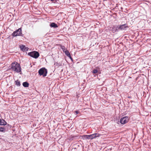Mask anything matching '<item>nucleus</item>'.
I'll return each instance as SVG.
<instances>
[{
    "label": "nucleus",
    "mask_w": 151,
    "mask_h": 151,
    "mask_svg": "<svg viewBox=\"0 0 151 151\" xmlns=\"http://www.w3.org/2000/svg\"><path fill=\"white\" fill-rule=\"evenodd\" d=\"M98 71L97 70L94 69L92 72L93 74H96L98 73Z\"/></svg>",
    "instance_id": "obj_15"
},
{
    "label": "nucleus",
    "mask_w": 151,
    "mask_h": 151,
    "mask_svg": "<svg viewBox=\"0 0 151 151\" xmlns=\"http://www.w3.org/2000/svg\"><path fill=\"white\" fill-rule=\"evenodd\" d=\"M22 29L20 28L17 30L16 31L12 33V35L13 36H20L22 34Z\"/></svg>",
    "instance_id": "obj_6"
},
{
    "label": "nucleus",
    "mask_w": 151,
    "mask_h": 151,
    "mask_svg": "<svg viewBox=\"0 0 151 151\" xmlns=\"http://www.w3.org/2000/svg\"><path fill=\"white\" fill-rule=\"evenodd\" d=\"M65 53V54L68 57H69L70 59H72V57H71L69 51L67 50L65 52H64Z\"/></svg>",
    "instance_id": "obj_11"
},
{
    "label": "nucleus",
    "mask_w": 151,
    "mask_h": 151,
    "mask_svg": "<svg viewBox=\"0 0 151 151\" xmlns=\"http://www.w3.org/2000/svg\"><path fill=\"white\" fill-rule=\"evenodd\" d=\"M15 84L17 86H20L21 84L19 81L18 80H16L15 81Z\"/></svg>",
    "instance_id": "obj_14"
},
{
    "label": "nucleus",
    "mask_w": 151,
    "mask_h": 151,
    "mask_svg": "<svg viewBox=\"0 0 151 151\" xmlns=\"http://www.w3.org/2000/svg\"><path fill=\"white\" fill-rule=\"evenodd\" d=\"M22 85L23 86L25 87H28L29 85V83L27 82H23V83Z\"/></svg>",
    "instance_id": "obj_12"
},
{
    "label": "nucleus",
    "mask_w": 151,
    "mask_h": 151,
    "mask_svg": "<svg viewBox=\"0 0 151 151\" xmlns=\"http://www.w3.org/2000/svg\"><path fill=\"white\" fill-rule=\"evenodd\" d=\"M11 69L12 71L17 73L21 71V68L20 64L16 62H13L11 64Z\"/></svg>",
    "instance_id": "obj_1"
},
{
    "label": "nucleus",
    "mask_w": 151,
    "mask_h": 151,
    "mask_svg": "<svg viewBox=\"0 0 151 151\" xmlns=\"http://www.w3.org/2000/svg\"><path fill=\"white\" fill-rule=\"evenodd\" d=\"M50 26L52 27L56 28L58 27V25L54 23H52L50 24Z\"/></svg>",
    "instance_id": "obj_10"
},
{
    "label": "nucleus",
    "mask_w": 151,
    "mask_h": 151,
    "mask_svg": "<svg viewBox=\"0 0 151 151\" xmlns=\"http://www.w3.org/2000/svg\"><path fill=\"white\" fill-rule=\"evenodd\" d=\"M100 135L98 133H95L94 134L89 135H86L85 136L86 137V138L88 139H93L96 137H99Z\"/></svg>",
    "instance_id": "obj_3"
},
{
    "label": "nucleus",
    "mask_w": 151,
    "mask_h": 151,
    "mask_svg": "<svg viewBox=\"0 0 151 151\" xmlns=\"http://www.w3.org/2000/svg\"><path fill=\"white\" fill-rule=\"evenodd\" d=\"M75 113L76 114H78L79 113V111H75Z\"/></svg>",
    "instance_id": "obj_17"
},
{
    "label": "nucleus",
    "mask_w": 151,
    "mask_h": 151,
    "mask_svg": "<svg viewBox=\"0 0 151 151\" xmlns=\"http://www.w3.org/2000/svg\"><path fill=\"white\" fill-rule=\"evenodd\" d=\"M128 121V117L127 116H125L121 118L120 122L122 124H124L127 122Z\"/></svg>",
    "instance_id": "obj_5"
},
{
    "label": "nucleus",
    "mask_w": 151,
    "mask_h": 151,
    "mask_svg": "<svg viewBox=\"0 0 151 151\" xmlns=\"http://www.w3.org/2000/svg\"><path fill=\"white\" fill-rule=\"evenodd\" d=\"M7 124L6 122L3 119H1L0 118V125L5 126Z\"/></svg>",
    "instance_id": "obj_9"
},
{
    "label": "nucleus",
    "mask_w": 151,
    "mask_h": 151,
    "mask_svg": "<svg viewBox=\"0 0 151 151\" xmlns=\"http://www.w3.org/2000/svg\"><path fill=\"white\" fill-rule=\"evenodd\" d=\"M21 50L23 51H25L28 50V48L26 47L24 45H21L20 46Z\"/></svg>",
    "instance_id": "obj_8"
},
{
    "label": "nucleus",
    "mask_w": 151,
    "mask_h": 151,
    "mask_svg": "<svg viewBox=\"0 0 151 151\" xmlns=\"http://www.w3.org/2000/svg\"><path fill=\"white\" fill-rule=\"evenodd\" d=\"M6 131V129L4 127H0V132H5Z\"/></svg>",
    "instance_id": "obj_13"
},
{
    "label": "nucleus",
    "mask_w": 151,
    "mask_h": 151,
    "mask_svg": "<svg viewBox=\"0 0 151 151\" xmlns=\"http://www.w3.org/2000/svg\"><path fill=\"white\" fill-rule=\"evenodd\" d=\"M128 27V26L127 24L121 25L118 26L116 28V29H119L121 30H125L126 28Z\"/></svg>",
    "instance_id": "obj_7"
},
{
    "label": "nucleus",
    "mask_w": 151,
    "mask_h": 151,
    "mask_svg": "<svg viewBox=\"0 0 151 151\" xmlns=\"http://www.w3.org/2000/svg\"><path fill=\"white\" fill-rule=\"evenodd\" d=\"M38 73L40 76L42 75L43 77H45L47 75V70L45 68H42L39 70Z\"/></svg>",
    "instance_id": "obj_2"
},
{
    "label": "nucleus",
    "mask_w": 151,
    "mask_h": 151,
    "mask_svg": "<svg viewBox=\"0 0 151 151\" xmlns=\"http://www.w3.org/2000/svg\"><path fill=\"white\" fill-rule=\"evenodd\" d=\"M71 59V60H73V58H72V59Z\"/></svg>",
    "instance_id": "obj_18"
},
{
    "label": "nucleus",
    "mask_w": 151,
    "mask_h": 151,
    "mask_svg": "<svg viewBox=\"0 0 151 151\" xmlns=\"http://www.w3.org/2000/svg\"><path fill=\"white\" fill-rule=\"evenodd\" d=\"M61 48L62 50L64 52L67 50L65 49V47L64 46H61Z\"/></svg>",
    "instance_id": "obj_16"
},
{
    "label": "nucleus",
    "mask_w": 151,
    "mask_h": 151,
    "mask_svg": "<svg viewBox=\"0 0 151 151\" xmlns=\"http://www.w3.org/2000/svg\"><path fill=\"white\" fill-rule=\"evenodd\" d=\"M28 55L30 56L35 58H37L39 56V52L37 51H33L28 53Z\"/></svg>",
    "instance_id": "obj_4"
}]
</instances>
